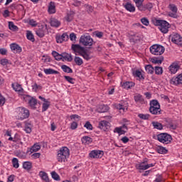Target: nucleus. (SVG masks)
<instances>
[{
    "mask_svg": "<svg viewBox=\"0 0 182 182\" xmlns=\"http://www.w3.org/2000/svg\"><path fill=\"white\" fill-rule=\"evenodd\" d=\"M152 22L155 26H159V29L162 33H167V32H168V28H170V23H168V22L157 18L152 20Z\"/></svg>",
    "mask_w": 182,
    "mask_h": 182,
    "instance_id": "1",
    "label": "nucleus"
},
{
    "mask_svg": "<svg viewBox=\"0 0 182 182\" xmlns=\"http://www.w3.org/2000/svg\"><path fill=\"white\" fill-rule=\"evenodd\" d=\"M69 156H70L69 148L64 146V147H62L58 151L57 159L60 163H63V162L65 163L68 161V159H69Z\"/></svg>",
    "mask_w": 182,
    "mask_h": 182,
    "instance_id": "2",
    "label": "nucleus"
},
{
    "mask_svg": "<svg viewBox=\"0 0 182 182\" xmlns=\"http://www.w3.org/2000/svg\"><path fill=\"white\" fill-rule=\"evenodd\" d=\"M134 2H135L136 8L141 12H146V11H151L153 9V4L147 3L146 4H143L144 0H134Z\"/></svg>",
    "mask_w": 182,
    "mask_h": 182,
    "instance_id": "3",
    "label": "nucleus"
},
{
    "mask_svg": "<svg viewBox=\"0 0 182 182\" xmlns=\"http://www.w3.org/2000/svg\"><path fill=\"white\" fill-rule=\"evenodd\" d=\"M79 42L82 46H93V43H95L93 38L87 34L81 36Z\"/></svg>",
    "mask_w": 182,
    "mask_h": 182,
    "instance_id": "4",
    "label": "nucleus"
},
{
    "mask_svg": "<svg viewBox=\"0 0 182 182\" xmlns=\"http://www.w3.org/2000/svg\"><path fill=\"white\" fill-rule=\"evenodd\" d=\"M149 49L151 53L156 56H161V55L164 54V51L166 50L163 46H160L159 44L151 46Z\"/></svg>",
    "mask_w": 182,
    "mask_h": 182,
    "instance_id": "5",
    "label": "nucleus"
},
{
    "mask_svg": "<svg viewBox=\"0 0 182 182\" xmlns=\"http://www.w3.org/2000/svg\"><path fill=\"white\" fill-rule=\"evenodd\" d=\"M157 140L164 144H170L173 138L171 137V135L167 133H161L157 135Z\"/></svg>",
    "mask_w": 182,
    "mask_h": 182,
    "instance_id": "6",
    "label": "nucleus"
},
{
    "mask_svg": "<svg viewBox=\"0 0 182 182\" xmlns=\"http://www.w3.org/2000/svg\"><path fill=\"white\" fill-rule=\"evenodd\" d=\"M128 38H129L130 42L137 43V42L140 41L141 39V34H140V33L131 31L128 33Z\"/></svg>",
    "mask_w": 182,
    "mask_h": 182,
    "instance_id": "7",
    "label": "nucleus"
},
{
    "mask_svg": "<svg viewBox=\"0 0 182 182\" xmlns=\"http://www.w3.org/2000/svg\"><path fill=\"white\" fill-rule=\"evenodd\" d=\"M170 38H171L173 43L182 46V38L178 33H173L170 36Z\"/></svg>",
    "mask_w": 182,
    "mask_h": 182,
    "instance_id": "8",
    "label": "nucleus"
},
{
    "mask_svg": "<svg viewBox=\"0 0 182 182\" xmlns=\"http://www.w3.org/2000/svg\"><path fill=\"white\" fill-rule=\"evenodd\" d=\"M19 112L18 117L20 120H23V119H28L29 117V110L24 107H19Z\"/></svg>",
    "mask_w": 182,
    "mask_h": 182,
    "instance_id": "9",
    "label": "nucleus"
},
{
    "mask_svg": "<svg viewBox=\"0 0 182 182\" xmlns=\"http://www.w3.org/2000/svg\"><path fill=\"white\" fill-rule=\"evenodd\" d=\"M71 49L73 50L74 53H78L80 55L85 49V47H82V46L79 44H72Z\"/></svg>",
    "mask_w": 182,
    "mask_h": 182,
    "instance_id": "10",
    "label": "nucleus"
},
{
    "mask_svg": "<svg viewBox=\"0 0 182 182\" xmlns=\"http://www.w3.org/2000/svg\"><path fill=\"white\" fill-rule=\"evenodd\" d=\"M103 151L94 150L90 153V157H91V159H102V157H103Z\"/></svg>",
    "mask_w": 182,
    "mask_h": 182,
    "instance_id": "11",
    "label": "nucleus"
},
{
    "mask_svg": "<svg viewBox=\"0 0 182 182\" xmlns=\"http://www.w3.org/2000/svg\"><path fill=\"white\" fill-rule=\"evenodd\" d=\"M55 39L57 43H62V42H66V41H68L69 36H68V33H64L62 36L57 35Z\"/></svg>",
    "mask_w": 182,
    "mask_h": 182,
    "instance_id": "12",
    "label": "nucleus"
},
{
    "mask_svg": "<svg viewBox=\"0 0 182 182\" xmlns=\"http://www.w3.org/2000/svg\"><path fill=\"white\" fill-rule=\"evenodd\" d=\"M46 31V27L43 26V25L38 26V29L36 31V33L37 36L39 38H43L45 36V31Z\"/></svg>",
    "mask_w": 182,
    "mask_h": 182,
    "instance_id": "13",
    "label": "nucleus"
},
{
    "mask_svg": "<svg viewBox=\"0 0 182 182\" xmlns=\"http://www.w3.org/2000/svg\"><path fill=\"white\" fill-rule=\"evenodd\" d=\"M98 127L101 129V130H104V132H106V130L110 129V123L107 121H101L99 123Z\"/></svg>",
    "mask_w": 182,
    "mask_h": 182,
    "instance_id": "14",
    "label": "nucleus"
},
{
    "mask_svg": "<svg viewBox=\"0 0 182 182\" xmlns=\"http://www.w3.org/2000/svg\"><path fill=\"white\" fill-rule=\"evenodd\" d=\"M180 69V65H178V63H173L168 68V70L173 75H176L178 70Z\"/></svg>",
    "mask_w": 182,
    "mask_h": 182,
    "instance_id": "15",
    "label": "nucleus"
},
{
    "mask_svg": "<svg viewBox=\"0 0 182 182\" xmlns=\"http://www.w3.org/2000/svg\"><path fill=\"white\" fill-rule=\"evenodd\" d=\"M11 49L14 53H21L22 52V48L16 43H12L11 45Z\"/></svg>",
    "mask_w": 182,
    "mask_h": 182,
    "instance_id": "16",
    "label": "nucleus"
},
{
    "mask_svg": "<svg viewBox=\"0 0 182 182\" xmlns=\"http://www.w3.org/2000/svg\"><path fill=\"white\" fill-rule=\"evenodd\" d=\"M164 60V57H163V55H160L159 58H153L151 59V62L154 63V65H161Z\"/></svg>",
    "mask_w": 182,
    "mask_h": 182,
    "instance_id": "17",
    "label": "nucleus"
},
{
    "mask_svg": "<svg viewBox=\"0 0 182 182\" xmlns=\"http://www.w3.org/2000/svg\"><path fill=\"white\" fill-rule=\"evenodd\" d=\"M109 111V106L105 105H99L98 107L97 108V112L98 113H106V112Z\"/></svg>",
    "mask_w": 182,
    "mask_h": 182,
    "instance_id": "18",
    "label": "nucleus"
},
{
    "mask_svg": "<svg viewBox=\"0 0 182 182\" xmlns=\"http://www.w3.org/2000/svg\"><path fill=\"white\" fill-rule=\"evenodd\" d=\"M124 8H125V9H127V11H128L129 12L136 11V7H134L133 4H132V3H126L125 4H124Z\"/></svg>",
    "mask_w": 182,
    "mask_h": 182,
    "instance_id": "19",
    "label": "nucleus"
},
{
    "mask_svg": "<svg viewBox=\"0 0 182 182\" xmlns=\"http://www.w3.org/2000/svg\"><path fill=\"white\" fill-rule=\"evenodd\" d=\"M48 13L52 14H56V6H55V2L50 1L48 5Z\"/></svg>",
    "mask_w": 182,
    "mask_h": 182,
    "instance_id": "20",
    "label": "nucleus"
},
{
    "mask_svg": "<svg viewBox=\"0 0 182 182\" xmlns=\"http://www.w3.org/2000/svg\"><path fill=\"white\" fill-rule=\"evenodd\" d=\"M166 122L168 123V127H169V129H171L172 130H176V129H177L178 124L176 121L168 119L166 120Z\"/></svg>",
    "mask_w": 182,
    "mask_h": 182,
    "instance_id": "21",
    "label": "nucleus"
},
{
    "mask_svg": "<svg viewBox=\"0 0 182 182\" xmlns=\"http://www.w3.org/2000/svg\"><path fill=\"white\" fill-rule=\"evenodd\" d=\"M149 112L151 114H161V109L160 107H149Z\"/></svg>",
    "mask_w": 182,
    "mask_h": 182,
    "instance_id": "22",
    "label": "nucleus"
},
{
    "mask_svg": "<svg viewBox=\"0 0 182 182\" xmlns=\"http://www.w3.org/2000/svg\"><path fill=\"white\" fill-rule=\"evenodd\" d=\"M134 99L136 102V103H140L141 105L144 104V99L143 98V96L140 94H137L134 97Z\"/></svg>",
    "mask_w": 182,
    "mask_h": 182,
    "instance_id": "23",
    "label": "nucleus"
},
{
    "mask_svg": "<svg viewBox=\"0 0 182 182\" xmlns=\"http://www.w3.org/2000/svg\"><path fill=\"white\" fill-rule=\"evenodd\" d=\"M73 16H75V11H70L65 16V21H67V22H72V21H73Z\"/></svg>",
    "mask_w": 182,
    "mask_h": 182,
    "instance_id": "24",
    "label": "nucleus"
},
{
    "mask_svg": "<svg viewBox=\"0 0 182 182\" xmlns=\"http://www.w3.org/2000/svg\"><path fill=\"white\" fill-rule=\"evenodd\" d=\"M12 87L15 92H19V93H22L23 92V88H22V86L18 83L12 84Z\"/></svg>",
    "mask_w": 182,
    "mask_h": 182,
    "instance_id": "25",
    "label": "nucleus"
},
{
    "mask_svg": "<svg viewBox=\"0 0 182 182\" xmlns=\"http://www.w3.org/2000/svg\"><path fill=\"white\" fill-rule=\"evenodd\" d=\"M44 73H46V75H59L58 71L55 70L52 68H46V69H44Z\"/></svg>",
    "mask_w": 182,
    "mask_h": 182,
    "instance_id": "26",
    "label": "nucleus"
},
{
    "mask_svg": "<svg viewBox=\"0 0 182 182\" xmlns=\"http://www.w3.org/2000/svg\"><path fill=\"white\" fill-rule=\"evenodd\" d=\"M145 70L148 75H153L154 73V68H153L152 65H146L145 66Z\"/></svg>",
    "mask_w": 182,
    "mask_h": 182,
    "instance_id": "27",
    "label": "nucleus"
},
{
    "mask_svg": "<svg viewBox=\"0 0 182 182\" xmlns=\"http://www.w3.org/2000/svg\"><path fill=\"white\" fill-rule=\"evenodd\" d=\"M39 176H40L41 178H42V180H43V181L49 182V176H48V173H46V172L40 171Z\"/></svg>",
    "mask_w": 182,
    "mask_h": 182,
    "instance_id": "28",
    "label": "nucleus"
},
{
    "mask_svg": "<svg viewBox=\"0 0 182 182\" xmlns=\"http://www.w3.org/2000/svg\"><path fill=\"white\" fill-rule=\"evenodd\" d=\"M63 59H64V60H67V62H72V60H73L72 54H68L66 53H63Z\"/></svg>",
    "mask_w": 182,
    "mask_h": 182,
    "instance_id": "29",
    "label": "nucleus"
},
{
    "mask_svg": "<svg viewBox=\"0 0 182 182\" xmlns=\"http://www.w3.org/2000/svg\"><path fill=\"white\" fill-rule=\"evenodd\" d=\"M134 85L133 82H126L123 83L122 87H124V89H132V87H134Z\"/></svg>",
    "mask_w": 182,
    "mask_h": 182,
    "instance_id": "30",
    "label": "nucleus"
},
{
    "mask_svg": "<svg viewBox=\"0 0 182 182\" xmlns=\"http://www.w3.org/2000/svg\"><path fill=\"white\" fill-rule=\"evenodd\" d=\"M50 26H53L54 28H58V26H60V21L56 18H53L50 21Z\"/></svg>",
    "mask_w": 182,
    "mask_h": 182,
    "instance_id": "31",
    "label": "nucleus"
},
{
    "mask_svg": "<svg viewBox=\"0 0 182 182\" xmlns=\"http://www.w3.org/2000/svg\"><path fill=\"white\" fill-rule=\"evenodd\" d=\"M28 104L33 109H35V106L38 104V100L36 99L31 97L28 100Z\"/></svg>",
    "mask_w": 182,
    "mask_h": 182,
    "instance_id": "32",
    "label": "nucleus"
},
{
    "mask_svg": "<svg viewBox=\"0 0 182 182\" xmlns=\"http://www.w3.org/2000/svg\"><path fill=\"white\" fill-rule=\"evenodd\" d=\"M61 69L65 72V73H73V70L66 65H62Z\"/></svg>",
    "mask_w": 182,
    "mask_h": 182,
    "instance_id": "33",
    "label": "nucleus"
},
{
    "mask_svg": "<svg viewBox=\"0 0 182 182\" xmlns=\"http://www.w3.org/2000/svg\"><path fill=\"white\" fill-rule=\"evenodd\" d=\"M156 151L159 154H166L168 151L166 148L161 146H158Z\"/></svg>",
    "mask_w": 182,
    "mask_h": 182,
    "instance_id": "34",
    "label": "nucleus"
},
{
    "mask_svg": "<svg viewBox=\"0 0 182 182\" xmlns=\"http://www.w3.org/2000/svg\"><path fill=\"white\" fill-rule=\"evenodd\" d=\"M52 55L53 58H55V60H62L63 59V54H59L56 51H53Z\"/></svg>",
    "mask_w": 182,
    "mask_h": 182,
    "instance_id": "35",
    "label": "nucleus"
},
{
    "mask_svg": "<svg viewBox=\"0 0 182 182\" xmlns=\"http://www.w3.org/2000/svg\"><path fill=\"white\" fill-rule=\"evenodd\" d=\"M152 125L154 129H157V130H163V124L158 122H153Z\"/></svg>",
    "mask_w": 182,
    "mask_h": 182,
    "instance_id": "36",
    "label": "nucleus"
},
{
    "mask_svg": "<svg viewBox=\"0 0 182 182\" xmlns=\"http://www.w3.org/2000/svg\"><path fill=\"white\" fill-rule=\"evenodd\" d=\"M23 168H24V170H31V168H32V162L31 161L23 162Z\"/></svg>",
    "mask_w": 182,
    "mask_h": 182,
    "instance_id": "37",
    "label": "nucleus"
},
{
    "mask_svg": "<svg viewBox=\"0 0 182 182\" xmlns=\"http://www.w3.org/2000/svg\"><path fill=\"white\" fill-rule=\"evenodd\" d=\"M92 141V138L89 136H83L82 139V142L83 143V144H90Z\"/></svg>",
    "mask_w": 182,
    "mask_h": 182,
    "instance_id": "38",
    "label": "nucleus"
},
{
    "mask_svg": "<svg viewBox=\"0 0 182 182\" xmlns=\"http://www.w3.org/2000/svg\"><path fill=\"white\" fill-rule=\"evenodd\" d=\"M136 168L138 170H147V164L141 162L140 164L136 165Z\"/></svg>",
    "mask_w": 182,
    "mask_h": 182,
    "instance_id": "39",
    "label": "nucleus"
},
{
    "mask_svg": "<svg viewBox=\"0 0 182 182\" xmlns=\"http://www.w3.org/2000/svg\"><path fill=\"white\" fill-rule=\"evenodd\" d=\"M80 56H82V58H84L85 59V60H90V59H92V58L90 57V55H89L87 53V52L86 51V50H85L84 51H82L80 54Z\"/></svg>",
    "mask_w": 182,
    "mask_h": 182,
    "instance_id": "40",
    "label": "nucleus"
},
{
    "mask_svg": "<svg viewBox=\"0 0 182 182\" xmlns=\"http://www.w3.org/2000/svg\"><path fill=\"white\" fill-rule=\"evenodd\" d=\"M26 38L27 39H28V41H31V42H35V37L33 36L32 31H27Z\"/></svg>",
    "mask_w": 182,
    "mask_h": 182,
    "instance_id": "41",
    "label": "nucleus"
},
{
    "mask_svg": "<svg viewBox=\"0 0 182 182\" xmlns=\"http://www.w3.org/2000/svg\"><path fill=\"white\" fill-rule=\"evenodd\" d=\"M74 62L76 65H77V66H82V65H83V60L77 56L75 57Z\"/></svg>",
    "mask_w": 182,
    "mask_h": 182,
    "instance_id": "42",
    "label": "nucleus"
},
{
    "mask_svg": "<svg viewBox=\"0 0 182 182\" xmlns=\"http://www.w3.org/2000/svg\"><path fill=\"white\" fill-rule=\"evenodd\" d=\"M150 107H160V103L157 100H153L150 102Z\"/></svg>",
    "mask_w": 182,
    "mask_h": 182,
    "instance_id": "43",
    "label": "nucleus"
},
{
    "mask_svg": "<svg viewBox=\"0 0 182 182\" xmlns=\"http://www.w3.org/2000/svg\"><path fill=\"white\" fill-rule=\"evenodd\" d=\"M9 28L11 31H13L14 32L18 31V26H15V24H14V22L12 21L9 22Z\"/></svg>",
    "mask_w": 182,
    "mask_h": 182,
    "instance_id": "44",
    "label": "nucleus"
},
{
    "mask_svg": "<svg viewBox=\"0 0 182 182\" xmlns=\"http://www.w3.org/2000/svg\"><path fill=\"white\" fill-rule=\"evenodd\" d=\"M31 122H25V131L27 132V133H31L32 132V129L31 128Z\"/></svg>",
    "mask_w": 182,
    "mask_h": 182,
    "instance_id": "45",
    "label": "nucleus"
},
{
    "mask_svg": "<svg viewBox=\"0 0 182 182\" xmlns=\"http://www.w3.org/2000/svg\"><path fill=\"white\" fill-rule=\"evenodd\" d=\"M49 106H50V102L46 101L43 103V109L42 112H46L48 109H49Z\"/></svg>",
    "mask_w": 182,
    "mask_h": 182,
    "instance_id": "46",
    "label": "nucleus"
},
{
    "mask_svg": "<svg viewBox=\"0 0 182 182\" xmlns=\"http://www.w3.org/2000/svg\"><path fill=\"white\" fill-rule=\"evenodd\" d=\"M154 70H155L156 75H163V68L156 66L154 68Z\"/></svg>",
    "mask_w": 182,
    "mask_h": 182,
    "instance_id": "47",
    "label": "nucleus"
},
{
    "mask_svg": "<svg viewBox=\"0 0 182 182\" xmlns=\"http://www.w3.org/2000/svg\"><path fill=\"white\" fill-rule=\"evenodd\" d=\"M138 117H139V119H141L142 120H149V119H150V114H139Z\"/></svg>",
    "mask_w": 182,
    "mask_h": 182,
    "instance_id": "48",
    "label": "nucleus"
},
{
    "mask_svg": "<svg viewBox=\"0 0 182 182\" xmlns=\"http://www.w3.org/2000/svg\"><path fill=\"white\" fill-rule=\"evenodd\" d=\"M134 76H136V77H139V79L141 80H144V77L143 76V75L141 74V72H140L139 70H136L135 72H134Z\"/></svg>",
    "mask_w": 182,
    "mask_h": 182,
    "instance_id": "49",
    "label": "nucleus"
},
{
    "mask_svg": "<svg viewBox=\"0 0 182 182\" xmlns=\"http://www.w3.org/2000/svg\"><path fill=\"white\" fill-rule=\"evenodd\" d=\"M12 164H13V167H14V168H19V161L18 160V159L14 158L12 159Z\"/></svg>",
    "mask_w": 182,
    "mask_h": 182,
    "instance_id": "50",
    "label": "nucleus"
},
{
    "mask_svg": "<svg viewBox=\"0 0 182 182\" xmlns=\"http://www.w3.org/2000/svg\"><path fill=\"white\" fill-rule=\"evenodd\" d=\"M168 9L171 12L177 13L178 9L175 4H171L168 5Z\"/></svg>",
    "mask_w": 182,
    "mask_h": 182,
    "instance_id": "51",
    "label": "nucleus"
},
{
    "mask_svg": "<svg viewBox=\"0 0 182 182\" xmlns=\"http://www.w3.org/2000/svg\"><path fill=\"white\" fill-rule=\"evenodd\" d=\"M64 78L65 79V80H67V82L71 83V85H75V79H73L70 76L65 75Z\"/></svg>",
    "mask_w": 182,
    "mask_h": 182,
    "instance_id": "52",
    "label": "nucleus"
},
{
    "mask_svg": "<svg viewBox=\"0 0 182 182\" xmlns=\"http://www.w3.org/2000/svg\"><path fill=\"white\" fill-rule=\"evenodd\" d=\"M114 132H117V133H118L119 134H124L127 131L122 129V127H117L115 128Z\"/></svg>",
    "mask_w": 182,
    "mask_h": 182,
    "instance_id": "53",
    "label": "nucleus"
},
{
    "mask_svg": "<svg viewBox=\"0 0 182 182\" xmlns=\"http://www.w3.org/2000/svg\"><path fill=\"white\" fill-rule=\"evenodd\" d=\"M41 150V146L38 144H34L31 148V151L33 153V151H38Z\"/></svg>",
    "mask_w": 182,
    "mask_h": 182,
    "instance_id": "54",
    "label": "nucleus"
},
{
    "mask_svg": "<svg viewBox=\"0 0 182 182\" xmlns=\"http://www.w3.org/2000/svg\"><path fill=\"white\" fill-rule=\"evenodd\" d=\"M51 176H52V178L54 180H56L57 181L60 180V177H59V175L55 171L51 172Z\"/></svg>",
    "mask_w": 182,
    "mask_h": 182,
    "instance_id": "55",
    "label": "nucleus"
},
{
    "mask_svg": "<svg viewBox=\"0 0 182 182\" xmlns=\"http://www.w3.org/2000/svg\"><path fill=\"white\" fill-rule=\"evenodd\" d=\"M84 8H86L89 14H92V12H93V7L89 4H85Z\"/></svg>",
    "mask_w": 182,
    "mask_h": 182,
    "instance_id": "56",
    "label": "nucleus"
},
{
    "mask_svg": "<svg viewBox=\"0 0 182 182\" xmlns=\"http://www.w3.org/2000/svg\"><path fill=\"white\" fill-rule=\"evenodd\" d=\"M141 23H143V25H145V26H149V19H147V18L144 17L141 18Z\"/></svg>",
    "mask_w": 182,
    "mask_h": 182,
    "instance_id": "57",
    "label": "nucleus"
},
{
    "mask_svg": "<svg viewBox=\"0 0 182 182\" xmlns=\"http://www.w3.org/2000/svg\"><path fill=\"white\" fill-rule=\"evenodd\" d=\"M16 156L19 159H26V154L25 152H17Z\"/></svg>",
    "mask_w": 182,
    "mask_h": 182,
    "instance_id": "58",
    "label": "nucleus"
},
{
    "mask_svg": "<svg viewBox=\"0 0 182 182\" xmlns=\"http://www.w3.org/2000/svg\"><path fill=\"white\" fill-rule=\"evenodd\" d=\"M84 127L87 129V130H93V126L92 125V124H90V122H87L85 123V124L84 125Z\"/></svg>",
    "mask_w": 182,
    "mask_h": 182,
    "instance_id": "59",
    "label": "nucleus"
},
{
    "mask_svg": "<svg viewBox=\"0 0 182 182\" xmlns=\"http://www.w3.org/2000/svg\"><path fill=\"white\" fill-rule=\"evenodd\" d=\"M73 6H80V5H82V1H80V0H73Z\"/></svg>",
    "mask_w": 182,
    "mask_h": 182,
    "instance_id": "60",
    "label": "nucleus"
},
{
    "mask_svg": "<svg viewBox=\"0 0 182 182\" xmlns=\"http://www.w3.org/2000/svg\"><path fill=\"white\" fill-rule=\"evenodd\" d=\"M0 63L3 66H6V65H8V63H9V62L8 59L4 58V59L1 60Z\"/></svg>",
    "mask_w": 182,
    "mask_h": 182,
    "instance_id": "61",
    "label": "nucleus"
},
{
    "mask_svg": "<svg viewBox=\"0 0 182 182\" xmlns=\"http://www.w3.org/2000/svg\"><path fill=\"white\" fill-rule=\"evenodd\" d=\"M5 105V97L0 94V106L2 107Z\"/></svg>",
    "mask_w": 182,
    "mask_h": 182,
    "instance_id": "62",
    "label": "nucleus"
},
{
    "mask_svg": "<svg viewBox=\"0 0 182 182\" xmlns=\"http://www.w3.org/2000/svg\"><path fill=\"white\" fill-rule=\"evenodd\" d=\"M70 129L71 130H75V129H77V123L76 122H73L71 124Z\"/></svg>",
    "mask_w": 182,
    "mask_h": 182,
    "instance_id": "63",
    "label": "nucleus"
},
{
    "mask_svg": "<svg viewBox=\"0 0 182 182\" xmlns=\"http://www.w3.org/2000/svg\"><path fill=\"white\" fill-rule=\"evenodd\" d=\"M29 25H31V26H37L38 23H36V21L31 19L28 22Z\"/></svg>",
    "mask_w": 182,
    "mask_h": 182,
    "instance_id": "64",
    "label": "nucleus"
}]
</instances>
